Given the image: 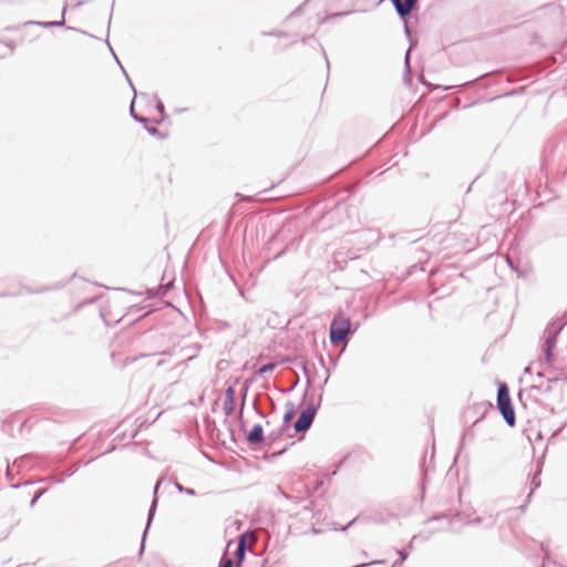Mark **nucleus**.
<instances>
[{
    "instance_id": "obj_23",
    "label": "nucleus",
    "mask_w": 567,
    "mask_h": 567,
    "mask_svg": "<svg viewBox=\"0 0 567 567\" xmlns=\"http://www.w3.org/2000/svg\"><path fill=\"white\" fill-rule=\"evenodd\" d=\"M226 398L225 400H231V401H235L236 400V391H235V388L229 385L227 389H226Z\"/></svg>"
},
{
    "instance_id": "obj_34",
    "label": "nucleus",
    "mask_w": 567,
    "mask_h": 567,
    "mask_svg": "<svg viewBox=\"0 0 567 567\" xmlns=\"http://www.w3.org/2000/svg\"><path fill=\"white\" fill-rule=\"evenodd\" d=\"M262 35H272V37H287V33L284 31H272V32H262Z\"/></svg>"
},
{
    "instance_id": "obj_45",
    "label": "nucleus",
    "mask_w": 567,
    "mask_h": 567,
    "mask_svg": "<svg viewBox=\"0 0 567 567\" xmlns=\"http://www.w3.org/2000/svg\"><path fill=\"white\" fill-rule=\"evenodd\" d=\"M322 51H324V50L322 49ZM323 54H326V52H323ZM324 58H327V55H324ZM326 62H327V68L329 69L330 68V62L328 61V59H326Z\"/></svg>"
},
{
    "instance_id": "obj_49",
    "label": "nucleus",
    "mask_w": 567,
    "mask_h": 567,
    "mask_svg": "<svg viewBox=\"0 0 567 567\" xmlns=\"http://www.w3.org/2000/svg\"><path fill=\"white\" fill-rule=\"evenodd\" d=\"M7 476L10 478L11 477V474H10V471L7 470Z\"/></svg>"
},
{
    "instance_id": "obj_47",
    "label": "nucleus",
    "mask_w": 567,
    "mask_h": 567,
    "mask_svg": "<svg viewBox=\"0 0 567 567\" xmlns=\"http://www.w3.org/2000/svg\"><path fill=\"white\" fill-rule=\"evenodd\" d=\"M361 555H362V557H367L368 553L365 550H362Z\"/></svg>"
},
{
    "instance_id": "obj_52",
    "label": "nucleus",
    "mask_w": 567,
    "mask_h": 567,
    "mask_svg": "<svg viewBox=\"0 0 567 567\" xmlns=\"http://www.w3.org/2000/svg\"><path fill=\"white\" fill-rule=\"evenodd\" d=\"M566 378H564V381H567V373L565 374Z\"/></svg>"
},
{
    "instance_id": "obj_18",
    "label": "nucleus",
    "mask_w": 567,
    "mask_h": 567,
    "mask_svg": "<svg viewBox=\"0 0 567 567\" xmlns=\"http://www.w3.org/2000/svg\"><path fill=\"white\" fill-rule=\"evenodd\" d=\"M352 13V11H343V12H336V13H331V14H327L323 19H321L320 23H324L329 20H332L334 18H339V17H344V16H348Z\"/></svg>"
},
{
    "instance_id": "obj_29",
    "label": "nucleus",
    "mask_w": 567,
    "mask_h": 567,
    "mask_svg": "<svg viewBox=\"0 0 567 567\" xmlns=\"http://www.w3.org/2000/svg\"><path fill=\"white\" fill-rule=\"evenodd\" d=\"M301 369L307 378V386L309 388L311 385V378L309 377V371H308V368H307V364L306 363H301Z\"/></svg>"
},
{
    "instance_id": "obj_38",
    "label": "nucleus",
    "mask_w": 567,
    "mask_h": 567,
    "mask_svg": "<svg viewBox=\"0 0 567 567\" xmlns=\"http://www.w3.org/2000/svg\"><path fill=\"white\" fill-rule=\"evenodd\" d=\"M542 550L544 551V561H548L550 559V554L544 544H542Z\"/></svg>"
},
{
    "instance_id": "obj_5",
    "label": "nucleus",
    "mask_w": 567,
    "mask_h": 567,
    "mask_svg": "<svg viewBox=\"0 0 567 567\" xmlns=\"http://www.w3.org/2000/svg\"><path fill=\"white\" fill-rule=\"evenodd\" d=\"M536 377L540 380V382L538 384H534L533 389L544 393L551 392L553 384L557 383L558 381H564V378H566L563 373L549 375L546 371H536Z\"/></svg>"
},
{
    "instance_id": "obj_25",
    "label": "nucleus",
    "mask_w": 567,
    "mask_h": 567,
    "mask_svg": "<svg viewBox=\"0 0 567 567\" xmlns=\"http://www.w3.org/2000/svg\"><path fill=\"white\" fill-rule=\"evenodd\" d=\"M47 480H50L56 484H61L64 482L65 480V475H55V476H52V477H49V478H41L39 482H44Z\"/></svg>"
},
{
    "instance_id": "obj_22",
    "label": "nucleus",
    "mask_w": 567,
    "mask_h": 567,
    "mask_svg": "<svg viewBox=\"0 0 567 567\" xmlns=\"http://www.w3.org/2000/svg\"><path fill=\"white\" fill-rule=\"evenodd\" d=\"M167 292V288H164V287H158L156 289V292L154 291V289L150 290L148 293L151 297H164Z\"/></svg>"
},
{
    "instance_id": "obj_50",
    "label": "nucleus",
    "mask_w": 567,
    "mask_h": 567,
    "mask_svg": "<svg viewBox=\"0 0 567 567\" xmlns=\"http://www.w3.org/2000/svg\"><path fill=\"white\" fill-rule=\"evenodd\" d=\"M282 254H284V251H281L280 254L276 255L275 258H279Z\"/></svg>"
},
{
    "instance_id": "obj_43",
    "label": "nucleus",
    "mask_w": 567,
    "mask_h": 567,
    "mask_svg": "<svg viewBox=\"0 0 567 567\" xmlns=\"http://www.w3.org/2000/svg\"><path fill=\"white\" fill-rule=\"evenodd\" d=\"M563 427L558 429L557 431H555L551 435V439H554L556 435H558V433L561 431Z\"/></svg>"
},
{
    "instance_id": "obj_1",
    "label": "nucleus",
    "mask_w": 567,
    "mask_h": 567,
    "mask_svg": "<svg viewBox=\"0 0 567 567\" xmlns=\"http://www.w3.org/2000/svg\"><path fill=\"white\" fill-rule=\"evenodd\" d=\"M566 324L567 320L559 318L547 326L543 346L544 359L537 362L538 365L543 367L544 364H547L549 368L551 367V362L555 360L554 349L556 348L557 337Z\"/></svg>"
},
{
    "instance_id": "obj_9",
    "label": "nucleus",
    "mask_w": 567,
    "mask_h": 567,
    "mask_svg": "<svg viewBox=\"0 0 567 567\" xmlns=\"http://www.w3.org/2000/svg\"><path fill=\"white\" fill-rule=\"evenodd\" d=\"M288 410L284 414L281 431H286L289 426L290 421L295 416V406L291 402L287 403Z\"/></svg>"
},
{
    "instance_id": "obj_13",
    "label": "nucleus",
    "mask_w": 567,
    "mask_h": 567,
    "mask_svg": "<svg viewBox=\"0 0 567 567\" xmlns=\"http://www.w3.org/2000/svg\"><path fill=\"white\" fill-rule=\"evenodd\" d=\"M276 368H277L276 362H268V363L261 365L256 373L258 375H264L266 373L272 372Z\"/></svg>"
},
{
    "instance_id": "obj_15",
    "label": "nucleus",
    "mask_w": 567,
    "mask_h": 567,
    "mask_svg": "<svg viewBox=\"0 0 567 567\" xmlns=\"http://www.w3.org/2000/svg\"><path fill=\"white\" fill-rule=\"evenodd\" d=\"M155 109H156V111L159 113L161 118H159V120H154V123L159 124V123H162V122L165 120V117H166L164 103H163L161 100H157L156 105H155Z\"/></svg>"
},
{
    "instance_id": "obj_40",
    "label": "nucleus",
    "mask_w": 567,
    "mask_h": 567,
    "mask_svg": "<svg viewBox=\"0 0 567 567\" xmlns=\"http://www.w3.org/2000/svg\"><path fill=\"white\" fill-rule=\"evenodd\" d=\"M219 567H233V560L230 558H227L225 561H221L219 564Z\"/></svg>"
},
{
    "instance_id": "obj_19",
    "label": "nucleus",
    "mask_w": 567,
    "mask_h": 567,
    "mask_svg": "<svg viewBox=\"0 0 567 567\" xmlns=\"http://www.w3.org/2000/svg\"><path fill=\"white\" fill-rule=\"evenodd\" d=\"M460 516H461L460 514H456L454 516H449V515L443 514L441 516H433L430 520H439V519H443L444 518V519H447L449 524L452 526L454 520L456 518H460Z\"/></svg>"
},
{
    "instance_id": "obj_8",
    "label": "nucleus",
    "mask_w": 567,
    "mask_h": 567,
    "mask_svg": "<svg viewBox=\"0 0 567 567\" xmlns=\"http://www.w3.org/2000/svg\"><path fill=\"white\" fill-rule=\"evenodd\" d=\"M65 11H66V7L63 8V11H62V19L59 20V21H30L28 22L29 24H37V25H40V27H43V28H59V27H63L65 21H64V14H65Z\"/></svg>"
},
{
    "instance_id": "obj_32",
    "label": "nucleus",
    "mask_w": 567,
    "mask_h": 567,
    "mask_svg": "<svg viewBox=\"0 0 567 567\" xmlns=\"http://www.w3.org/2000/svg\"><path fill=\"white\" fill-rule=\"evenodd\" d=\"M412 81V74H411V69L410 66H404V82L406 83H411Z\"/></svg>"
},
{
    "instance_id": "obj_20",
    "label": "nucleus",
    "mask_w": 567,
    "mask_h": 567,
    "mask_svg": "<svg viewBox=\"0 0 567 567\" xmlns=\"http://www.w3.org/2000/svg\"><path fill=\"white\" fill-rule=\"evenodd\" d=\"M145 130L148 132L152 136H157L159 138H164V134L157 130L155 126L152 125H145Z\"/></svg>"
},
{
    "instance_id": "obj_10",
    "label": "nucleus",
    "mask_w": 567,
    "mask_h": 567,
    "mask_svg": "<svg viewBox=\"0 0 567 567\" xmlns=\"http://www.w3.org/2000/svg\"><path fill=\"white\" fill-rule=\"evenodd\" d=\"M536 365L539 368L537 371H546L549 375H555L556 373H563L567 374V372L564 369H558L554 367V362H551V367L549 368L547 364H544L543 367Z\"/></svg>"
},
{
    "instance_id": "obj_7",
    "label": "nucleus",
    "mask_w": 567,
    "mask_h": 567,
    "mask_svg": "<svg viewBox=\"0 0 567 567\" xmlns=\"http://www.w3.org/2000/svg\"><path fill=\"white\" fill-rule=\"evenodd\" d=\"M246 440L250 445H259L264 443L265 435L261 424H255L251 430L247 433Z\"/></svg>"
},
{
    "instance_id": "obj_21",
    "label": "nucleus",
    "mask_w": 567,
    "mask_h": 567,
    "mask_svg": "<svg viewBox=\"0 0 567 567\" xmlns=\"http://www.w3.org/2000/svg\"><path fill=\"white\" fill-rule=\"evenodd\" d=\"M236 556H237L238 560L244 559V557H245V542L244 540L239 542L237 549H236Z\"/></svg>"
},
{
    "instance_id": "obj_39",
    "label": "nucleus",
    "mask_w": 567,
    "mask_h": 567,
    "mask_svg": "<svg viewBox=\"0 0 567 567\" xmlns=\"http://www.w3.org/2000/svg\"><path fill=\"white\" fill-rule=\"evenodd\" d=\"M416 538H417V536H416V535H414V536L412 537V539L409 542V544H408V548H406V550H409V553L413 550V548H414V545H413V544H414V540H415Z\"/></svg>"
},
{
    "instance_id": "obj_16",
    "label": "nucleus",
    "mask_w": 567,
    "mask_h": 567,
    "mask_svg": "<svg viewBox=\"0 0 567 567\" xmlns=\"http://www.w3.org/2000/svg\"><path fill=\"white\" fill-rule=\"evenodd\" d=\"M539 473L540 472L536 473L530 481V492L527 496V501L530 499L533 492L540 486Z\"/></svg>"
},
{
    "instance_id": "obj_36",
    "label": "nucleus",
    "mask_w": 567,
    "mask_h": 567,
    "mask_svg": "<svg viewBox=\"0 0 567 567\" xmlns=\"http://www.w3.org/2000/svg\"><path fill=\"white\" fill-rule=\"evenodd\" d=\"M285 431H281V427L277 432H272L269 434V440L275 441L277 440Z\"/></svg>"
},
{
    "instance_id": "obj_6",
    "label": "nucleus",
    "mask_w": 567,
    "mask_h": 567,
    "mask_svg": "<svg viewBox=\"0 0 567 567\" xmlns=\"http://www.w3.org/2000/svg\"><path fill=\"white\" fill-rule=\"evenodd\" d=\"M162 481H163V478H159L156 482L155 486H154L153 501H152V504H151L150 509H148L146 527L144 529L143 537H142L141 554L144 550V540H145V537L147 535L148 528H150V526H151V524H152V522L154 519V515H155L157 503H158L157 492H158V488H159V486L162 484Z\"/></svg>"
},
{
    "instance_id": "obj_27",
    "label": "nucleus",
    "mask_w": 567,
    "mask_h": 567,
    "mask_svg": "<svg viewBox=\"0 0 567 567\" xmlns=\"http://www.w3.org/2000/svg\"><path fill=\"white\" fill-rule=\"evenodd\" d=\"M47 492V489H40L35 493V495L32 497L31 502H30V506L33 507L37 502L39 501V498Z\"/></svg>"
},
{
    "instance_id": "obj_17",
    "label": "nucleus",
    "mask_w": 567,
    "mask_h": 567,
    "mask_svg": "<svg viewBox=\"0 0 567 567\" xmlns=\"http://www.w3.org/2000/svg\"><path fill=\"white\" fill-rule=\"evenodd\" d=\"M223 409H224L225 415H227V416L231 415L234 413V409H235V401L225 400Z\"/></svg>"
},
{
    "instance_id": "obj_31",
    "label": "nucleus",
    "mask_w": 567,
    "mask_h": 567,
    "mask_svg": "<svg viewBox=\"0 0 567 567\" xmlns=\"http://www.w3.org/2000/svg\"><path fill=\"white\" fill-rule=\"evenodd\" d=\"M308 1H309V0H306V1H305L303 3H301L297 9H295V10L290 13L289 18H292V17H296V16L300 14V13H301V11H302V9H303V7L307 4V2H308Z\"/></svg>"
},
{
    "instance_id": "obj_12",
    "label": "nucleus",
    "mask_w": 567,
    "mask_h": 567,
    "mask_svg": "<svg viewBox=\"0 0 567 567\" xmlns=\"http://www.w3.org/2000/svg\"><path fill=\"white\" fill-rule=\"evenodd\" d=\"M396 554L399 558L393 563L392 567L401 566L409 557V550L406 549H396Z\"/></svg>"
},
{
    "instance_id": "obj_33",
    "label": "nucleus",
    "mask_w": 567,
    "mask_h": 567,
    "mask_svg": "<svg viewBox=\"0 0 567 567\" xmlns=\"http://www.w3.org/2000/svg\"><path fill=\"white\" fill-rule=\"evenodd\" d=\"M409 43L411 44V42L409 41ZM414 47H409L408 51L405 52V55H404V66H410V54H411V50L413 49Z\"/></svg>"
},
{
    "instance_id": "obj_14",
    "label": "nucleus",
    "mask_w": 567,
    "mask_h": 567,
    "mask_svg": "<svg viewBox=\"0 0 567 567\" xmlns=\"http://www.w3.org/2000/svg\"><path fill=\"white\" fill-rule=\"evenodd\" d=\"M174 486L175 488L179 492V493H183V494H186V495H189V496H195L196 495V491L194 488H190V487H185L183 486L179 482L177 481H174Z\"/></svg>"
},
{
    "instance_id": "obj_35",
    "label": "nucleus",
    "mask_w": 567,
    "mask_h": 567,
    "mask_svg": "<svg viewBox=\"0 0 567 567\" xmlns=\"http://www.w3.org/2000/svg\"><path fill=\"white\" fill-rule=\"evenodd\" d=\"M78 471V466L76 465H72L70 466L66 471H65V476L66 477H71L72 475H74Z\"/></svg>"
},
{
    "instance_id": "obj_44",
    "label": "nucleus",
    "mask_w": 567,
    "mask_h": 567,
    "mask_svg": "<svg viewBox=\"0 0 567 567\" xmlns=\"http://www.w3.org/2000/svg\"><path fill=\"white\" fill-rule=\"evenodd\" d=\"M465 436H466V433H464V434L462 435V441H461V447H460V449H462V447H463V445H464Z\"/></svg>"
},
{
    "instance_id": "obj_48",
    "label": "nucleus",
    "mask_w": 567,
    "mask_h": 567,
    "mask_svg": "<svg viewBox=\"0 0 567 567\" xmlns=\"http://www.w3.org/2000/svg\"><path fill=\"white\" fill-rule=\"evenodd\" d=\"M20 486H21V484H13V485H12V487H13V488H18V487H20Z\"/></svg>"
},
{
    "instance_id": "obj_30",
    "label": "nucleus",
    "mask_w": 567,
    "mask_h": 567,
    "mask_svg": "<svg viewBox=\"0 0 567 567\" xmlns=\"http://www.w3.org/2000/svg\"><path fill=\"white\" fill-rule=\"evenodd\" d=\"M483 520H484V518H483V517H481V516H476V517H475V518H473V519H468V520H466V522H465V525H480V524H482V523H483Z\"/></svg>"
},
{
    "instance_id": "obj_2",
    "label": "nucleus",
    "mask_w": 567,
    "mask_h": 567,
    "mask_svg": "<svg viewBox=\"0 0 567 567\" xmlns=\"http://www.w3.org/2000/svg\"><path fill=\"white\" fill-rule=\"evenodd\" d=\"M351 327L352 322L350 318L336 316L330 322L329 328V339L331 344L339 346L347 342L355 331Z\"/></svg>"
},
{
    "instance_id": "obj_26",
    "label": "nucleus",
    "mask_w": 567,
    "mask_h": 567,
    "mask_svg": "<svg viewBox=\"0 0 567 567\" xmlns=\"http://www.w3.org/2000/svg\"><path fill=\"white\" fill-rule=\"evenodd\" d=\"M134 121L141 124L148 125V123L154 122L153 120L142 116V115H134Z\"/></svg>"
},
{
    "instance_id": "obj_41",
    "label": "nucleus",
    "mask_w": 567,
    "mask_h": 567,
    "mask_svg": "<svg viewBox=\"0 0 567 567\" xmlns=\"http://www.w3.org/2000/svg\"><path fill=\"white\" fill-rule=\"evenodd\" d=\"M534 369H535V364L532 363V364H529L528 367L525 368L524 372L528 373V374H532L534 372Z\"/></svg>"
},
{
    "instance_id": "obj_11",
    "label": "nucleus",
    "mask_w": 567,
    "mask_h": 567,
    "mask_svg": "<svg viewBox=\"0 0 567 567\" xmlns=\"http://www.w3.org/2000/svg\"><path fill=\"white\" fill-rule=\"evenodd\" d=\"M122 70H123V72H124V74H125V76H126V79H127V81H128V83H130L131 89H132V90H133V92H134V97H133V100H132V102H131V105H130V114H131L132 118L134 120V115H138V114L135 112V107H134V105H135V99H136L137 93H136V90H135V87H134V85H133L132 81L130 80V78H128L127 73L125 72V70H124L123 68H122Z\"/></svg>"
},
{
    "instance_id": "obj_4",
    "label": "nucleus",
    "mask_w": 567,
    "mask_h": 567,
    "mask_svg": "<svg viewBox=\"0 0 567 567\" xmlns=\"http://www.w3.org/2000/svg\"><path fill=\"white\" fill-rule=\"evenodd\" d=\"M321 398L322 396L320 395L318 403H308L307 406L300 412L298 419L293 423V430L296 433L303 436L306 432L311 427L318 409L320 408Z\"/></svg>"
},
{
    "instance_id": "obj_46",
    "label": "nucleus",
    "mask_w": 567,
    "mask_h": 567,
    "mask_svg": "<svg viewBox=\"0 0 567 567\" xmlns=\"http://www.w3.org/2000/svg\"><path fill=\"white\" fill-rule=\"evenodd\" d=\"M164 363H165V361H164V360H159V361L156 363V365H157V367H161V365H163Z\"/></svg>"
},
{
    "instance_id": "obj_28",
    "label": "nucleus",
    "mask_w": 567,
    "mask_h": 567,
    "mask_svg": "<svg viewBox=\"0 0 567 567\" xmlns=\"http://www.w3.org/2000/svg\"><path fill=\"white\" fill-rule=\"evenodd\" d=\"M383 563H384V560H382V559H375V560H372L369 563H361V564L354 565L352 567H368L371 565H379V564H383Z\"/></svg>"
},
{
    "instance_id": "obj_24",
    "label": "nucleus",
    "mask_w": 567,
    "mask_h": 567,
    "mask_svg": "<svg viewBox=\"0 0 567 567\" xmlns=\"http://www.w3.org/2000/svg\"><path fill=\"white\" fill-rule=\"evenodd\" d=\"M247 392H248V385H246L244 388V391L241 393V404H240V410H239L240 417L243 416V412H244V408H245V403H246V398H247Z\"/></svg>"
},
{
    "instance_id": "obj_3",
    "label": "nucleus",
    "mask_w": 567,
    "mask_h": 567,
    "mask_svg": "<svg viewBox=\"0 0 567 567\" xmlns=\"http://www.w3.org/2000/svg\"><path fill=\"white\" fill-rule=\"evenodd\" d=\"M496 403L497 409L501 415L503 416L505 423L511 427L515 426V411L509 395V389L506 383L498 384Z\"/></svg>"
},
{
    "instance_id": "obj_51",
    "label": "nucleus",
    "mask_w": 567,
    "mask_h": 567,
    "mask_svg": "<svg viewBox=\"0 0 567 567\" xmlns=\"http://www.w3.org/2000/svg\"><path fill=\"white\" fill-rule=\"evenodd\" d=\"M309 38H302V42L305 43Z\"/></svg>"
},
{
    "instance_id": "obj_42",
    "label": "nucleus",
    "mask_w": 567,
    "mask_h": 567,
    "mask_svg": "<svg viewBox=\"0 0 567 567\" xmlns=\"http://www.w3.org/2000/svg\"><path fill=\"white\" fill-rule=\"evenodd\" d=\"M357 518L352 519L349 524H347L346 526H343L341 529L342 530H347L350 526H352L354 523H355Z\"/></svg>"
},
{
    "instance_id": "obj_37",
    "label": "nucleus",
    "mask_w": 567,
    "mask_h": 567,
    "mask_svg": "<svg viewBox=\"0 0 567 567\" xmlns=\"http://www.w3.org/2000/svg\"><path fill=\"white\" fill-rule=\"evenodd\" d=\"M495 523H496V519H495L494 517L489 516V517L486 519V525H485V527H486V528H493V527H494V525H495Z\"/></svg>"
}]
</instances>
